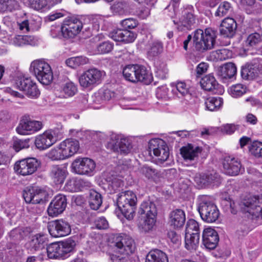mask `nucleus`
Listing matches in <instances>:
<instances>
[{
	"label": "nucleus",
	"mask_w": 262,
	"mask_h": 262,
	"mask_svg": "<svg viewBox=\"0 0 262 262\" xmlns=\"http://www.w3.org/2000/svg\"><path fill=\"white\" fill-rule=\"evenodd\" d=\"M215 33L210 28L203 30L198 29L194 33L193 37V45L195 49L199 52L211 49L215 41Z\"/></svg>",
	"instance_id": "1"
},
{
	"label": "nucleus",
	"mask_w": 262,
	"mask_h": 262,
	"mask_svg": "<svg viewBox=\"0 0 262 262\" xmlns=\"http://www.w3.org/2000/svg\"><path fill=\"white\" fill-rule=\"evenodd\" d=\"M137 198L132 191L121 192L118 194L117 205L122 213L128 220L134 217Z\"/></svg>",
	"instance_id": "2"
},
{
	"label": "nucleus",
	"mask_w": 262,
	"mask_h": 262,
	"mask_svg": "<svg viewBox=\"0 0 262 262\" xmlns=\"http://www.w3.org/2000/svg\"><path fill=\"white\" fill-rule=\"evenodd\" d=\"M138 212L144 218V222L141 225L142 231L146 233L151 231L156 222L157 210L156 205L151 202H143Z\"/></svg>",
	"instance_id": "3"
},
{
	"label": "nucleus",
	"mask_w": 262,
	"mask_h": 262,
	"mask_svg": "<svg viewBox=\"0 0 262 262\" xmlns=\"http://www.w3.org/2000/svg\"><path fill=\"white\" fill-rule=\"evenodd\" d=\"M30 70L42 84L49 85L53 81V74L51 67L43 60L38 59L32 61Z\"/></svg>",
	"instance_id": "4"
},
{
	"label": "nucleus",
	"mask_w": 262,
	"mask_h": 262,
	"mask_svg": "<svg viewBox=\"0 0 262 262\" xmlns=\"http://www.w3.org/2000/svg\"><path fill=\"white\" fill-rule=\"evenodd\" d=\"M76 246L75 242L68 239L60 243H54L47 248L48 256L50 258H66L70 256Z\"/></svg>",
	"instance_id": "5"
},
{
	"label": "nucleus",
	"mask_w": 262,
	"mask_h": 262,
	"mask_svg": "<svg viewBox=\"0 0 262 262\" xmlns=\"http://www.w3.org/2000/svg\"><path fill=\"white\" fill-rule=\"evenodd\" d=\"M198 211L202 219L208 223L215 222L220 215L217 206L207 198L202 199L198 206Z\"/></svg>",
	"instance_id": "6"
},
{
	"label": "nucleus",
	"mask_w": 262,
	"mask_h": 262,
	"mask_svg": "<svg viewBox=\"0 0 262 262\" xmlns=\"http://www.w3.org/2000/svg\"><path fill=\"white\" fill-rule=\"evenodd\" d=\"M239 206L243 212L249 213L253 218L262 219V196H251L244 199Z\"/></svg>",
	"instance_id": "7"
},
{
	"label": "nucleus",
	"mask_w": 262,
	"mask_h": 262,
	"mask_svg": "<svg viewBox=\"0 0 262 262\" xmlns=\"http://www.w3.org/2000/svg\"><path fill=\"white\" fill-rule=\"evenodd\" d=\"M83 26L77 18L72 16L64 19L60 28H57L65 38H73L78 35L82 30Z\"/></svg>",
	"instance_id": "8"
},
{
	"label": "nucleus",
	"mask_w": 262,
	"mask_h": 262,
	"mask_svg": "<svg viewBox=\"0 0 262 262\" xmlns=\"http://www.w3.org/2000/svg\"><path fill=\"white\" fill-rule=\"evenodd\" d=\"M71 166L73 171L76 174L92 176L95 173L96 163L88 158H77L73 162Z\"/></svg>",
	"instance_id": "9"
},
{
	"label": "nucleus",
	"mask_w": 262,
	"mask_h": 262,
	"mask_svg": "<svg viewBox=\"0 0 262 262\" xmlns=\"http://www.w3.org/2000/svg\"><path fill=\"white\" fill-rule=\"evenodd\" d=\"M104 74L103 71L96 68L89 69L79 77L80 85L84 88H89L100 83Z\"/></svg>",
	"instance_id": "10"
},
{
	"label": "nucleus",
	"mask_w": 262,
	"mask_h": 262,
	"mask_svg": "<svg viewBox=\"0 0 262 262\" xmlns=\"http://www.w3.org/2000/svg\"><path fill=\"white\" fill-rule=\"evenodd\" d=\"M114 248L116 252L128 255L135 251L136 247L133 238L126 235H121L115 239Z\"/></svg>",
	"instance_id": "11"
},
{
	"label": "nucleus",
	"mask_w": 262,
	"mask_h": 262,
	"mask_svg": "<svg viewBox=\"0 0 262 262\" xmlns=\"http://www.w3.org/2000/svg\"><path fill=\"white\" fill-rule=\"evenodd\" d=\"M107 147L114 151L124 154L128 153L132 149L131 144L126 138L114 133L111 135Z\"/></svg>",
	"instance_id": "12"
},
{
	"label": "nucleus",
	"mask_w": 262,
	"mask_h": 262,
	"mask_svg": "<svg viewBox=\"0 0 262 262\" xmlns=\"http://www.w3.org/2000/svg\"><path fill=\"white\" fill-rule=\"evenodd\" d=\"M40 164L36 158H28L16 162L14 169L17 173L22 176H28L35 172Z\"/></svg>",
	"instance_id": "13"
},
{
	"label": "nucleus",
	"mask_w": 262,
	"mask_h": 262,
	"mask_svg": "<svg viewBox=\"0 0 262 262\" xmlns=\"http://www.w3.org/2000/svg\"><path fill=\"white\" fill-rule=\"evenodd\" d=\"M23 196L27 203L38 204L46 201L48 193L46 190L38 187L31 186L24 191Z\"/></svg>",
	"instance_id": "14"
},
{
	"label": "nucleus",
	"mask_w": 262,
	"mask_h": 262,
	"mask_svg": "<svg viewBox=\"0 0 262 262\" xmlns=\"http://www.w3.org/2000/svg\"><path fill=\"white\" fill-rule=\"evenodd\" d=\"M48 229L50 235L55 237L66 236L71 232L70 224L62 219L49 222Z\"/></svg>",
	"instance_id": "15"
},
{
	"label": "nucleus",
	"mask_w": 262,
	"mask_h": 262,
	"mask_svg": "<svg viewBox=\"0 0 262 262\" xmlns=\"http://www.w3.org/2000/svg\"><path fill=\"white\" fill-rule=\"evenodd\" d=\"M150 151H153L154 155L161 162L165 161L169 157V149L164 140L161 139H152L149 142Z\"/></svg>",
	"instance_id": "16"
},
{
	"label": "nucleus",
	"mask_w": 262,
	"mask_h": 262,
	"mask_svg": "<svg viewBox=\"0 0 262 262\" xmlns=\"http://www.w3.org/2000/svg\"><path fill=\"white\" fill-rule=\"evenodd\" d=\"M262 74V59H256L242 67L241 76L245 80H253Z\"/></svg>",
	"instance_id": "17"
},
{
	"label": "nucleus",
	"mask_w": 262,
	"mask_h": 262,
	"mask_svg": "<svg viewBox=\"0 0 262 262\" xmlns=\"http://www.w3.org/2000/svg\"><path fill=\"white\" fill-rule=\"evenodd\" d=\"M193 9L191 6H188L182 12V16L179 20L174 19L173 22L178 25V28L183 27L186 29L190 30L194 27L196 24V19L193 14ZM183 29V28H181Z\"/></svg>",
	"instance_id": "18"
},
{
	"label": "nucleus",
	"mask_w": 262,
	"mask_h": 262,
	"mask_svg": "<svg viewBox=\"0 0 262 262\" xmlns=\"http://www.w3.org/2000/svg\"><path fill=\"white\" fill-rule=\"evenodd\" d=\"M57 140L55 132L53 130H48L36 137L35 144L37 148L44 150L51 146Z\"/></svg>",
	"instance_id": "19"
},
{
	"label": "nucleus",
	"mask_w": 262,
	"mask_h": 262,
	"mask_svg": "<svg viewBox=\"0 0 262 262\" xmlns=\"http://www.w3.org/2000/svg\"><path fill=\"white\" fill-rule=\"evenodd\" d=\"M67 205V200L64 195L59 194L56 195L48 208L49 215L54 217L61 214L65 210Z\"/></svg>",
	"instance_id": "20"
},
{
	"label": "nucleus",
	"mask_w": 262,
	"mask_h": 262,
	"mask_svg": "<svg viewBox=\"0 0 262 262\" xmlns=\"http://www.w3.org/2000/svg\"><path fill=\"white\" fill-rule=\"evenodd\" d=\"M42 127L41 122L33 120L23 119L20 121L17 127L16 131L20 135H29L39 130Z\"/></svg>",
	"instance_id": "21"
},
{
	"label": "nucleus",
	"mask_w": 262,
	"mask_h": 262,
	"mask_svg": "<svg viewBox=\"0 0 262 262\" xmlns=\"http://www.w3.org/2000/svg\"><path fill=\"white\" fill-rule=\"evenodd\" d=\"M59 145L65 159L77 154L80 148L79 141L72 138L64 140Z\"/></svg>",
	"instance_id": "22"
},
{
	"label": "nucleus",
	"mask_w": 262,
	"mask_h": 262,
	"mask_svg": "<svg viewBox=\"0 0 262 262\" xmlns=\"http://www.w3.org/2000/svg\"><path fill=\"white\" fill-rule=\"evenodd\" d=\"M203 243L209 250L214 249L217 246L219 238L217 232L213 228H205L202 235Z\"/></svg>",
	"instance_id": "23"
},
{
	"label": "nucleus",
	"mask_w": 262,
	"mask_h": 262,
	"mask_svg": "<svg viewBox=\"0 0 262 262\" xmlns=\"http://www.w3.org/2000/svg\"><path fill=\"white\" fill-rule=\"evenodd\" d=\"M223 165L224 172L230 176L237 175L242 166L238 159L230 157L224 159Z\"/></svg>",
	"instance_id": "24"
},
{
	"label": "nucleus",
	"mask_w": 262,
	"mask_h": 262,
	"mask_svg": "<svg viewBox=\"0 0 262 262\" xmlns=\"http://www.w3.org/2000/svg\"><path fill=\"white\" fill-rule=\"evenodd\" d=\"M236 29V21L232 18H225L221 24L220 31L224 37H232L235 33Z\"/></svg>",
	"instance_id": "25"
},
{
	"label": "nucleus",
	"mask_w": 262,
	"mask_h": 262,
	"mask_svg": "<svg viewBox=\"0 0 262 262\" xmlns=\"http://www.w3.org/2000/svg\"><path fill=\"white\" fill-rule=\"evenodd\" d=\"M67 174L66 168L60 165L52 166L50 171V177L55 184H62Z\"/></svg>",
	"instance_id": "26"
},
{
	"label": "nucleus",
	"mask_w": 262,
	"mask_h": 262,
	"mask_svg": "<svg viewBox=\"0 0 262 262\" xmlns=\"http://www.w3.org/2000/svg\"><path fill=\"white\" fill-rule=\"evenodd\" d=\"M45 241V234L38 233L31 236L30 241L26 243V247L30 252H34L41 249Z\"/></svg>",
	"instance_id": "27"
},
{
	"label": "nucleus",
	"mask_w": 262,
	"mask_h": 262,
	"mask_svg": "<svg viewBox=\"0 0 262 262\" xmlns=\"http://www.w3.org/2000/svg\"><path fill=\"white\" fill-rule=\"evenodd\" d=\"M237 72L236 67L233 63L228 62L220 67L217 70V75L223 79L233 77Z\"/></svg>",
	"instance_id": "28"
},
{
	"label": "nucleus",
	"mask_w": 262,
	"mask_h": 262,
	"mask_svg": "<svg viewBox=\"0 0 262 262\" xmlns=\"http://www.w3.org/2000/svg\"><path fill=\"white\" fill-rule=\"evenodd\" d=\"M185 222V214L181 209H176L169 214V223L174 228H180Z\"/></svg>",
	"instance_id": "29"
},
{
	"label": "nucleus",
	"mask_w": 262,
	"mask_h": 262,
	"mask_svg": "<svg viewBox=\"0 0 262 262\" xmlns=\"http://www.w3.org/2000/svg\"><path fill=\"white\" fill-rule=\"evenodd\" d=\"M201 85L204 90L212 92L213 93L217 92L219 85L214 77L211 74H208L203 77L200 82Z\"/></svg>",
	"instance_id": "30"
},
{
	"label": "nucleus",
	"mask_w": 262,
	"mask_h": 262,
	"mask_svg": "<svg viewBox=\"0 0 262 262\" xmlns=\"http://www.w3.org/2000/svg\"><path fill=\"white\" fill-rule=\"evenodd\" d=\"M180 150L181 154L185 160H193L198 156L202 149L198 146L194 147L191 144H188L186 146L182 147Z\"/></svg>",
	"instance_id": "31"
},
{
	"label": "nucleus",
	"mask_w": 262,
	"mask_h": 262,
	"mask_svg": "<svg viewBox=\"0 0 262 262\" xmlns=\"http://www.w3.org/2000/svg\"><path fill=\"white\" fill-rule=\"evenodd\" d=\"M114 96V93L110 90L101 89L95 94L94 101L96 104L103 105Z\"/></svg>",
	"instance_id": "32"
},
{
	"label": "nucleus",
	"mask_w": 262,
	"mask_h": 262,
	"mask_svg": "<svg viewBox=\"0 0 262 262\" xmlns=\"http://www.w3.org/2000/svg\"><path fill=\"white\" fill-rule=\"evenodd\" d=\"M137 82H143L145 84H149L152 79L151 74L143 66L137 64Z\"/></svg>",
	"instance_id": "33"
},
{
	"label": "nucleus",
	"mask_w": 262,
	"mask_h": 262,
	"mask_svg": "<svg viewBox=\"0 0 262 262\" xmlns=\"http://www.w3.org/2000/svg\"><path fill=\"white\" fill-rule=\"evenodd\" d=\"M145 262H168L166 254L159 250L150 251L146 256Z\"/></svg>",
	"instance_id": "34"
},
{
	"label": "nucleus",
	"mask_w": 262,
	"mask_h": 262,
	"mask_svg": "<svg viewBox=\"0 0 262 262\" xmlns=\"http://www.w3.org/2000/svg\"><path fill=\"white\" fill-rule=\"evenodd\" d=\"M140 172L147 179L155 182L159 181L161 177V174L158 170L147 165L142 166L140 169Z\"/></svg>",
	"instance_id": "35"
},
{
	"label": "nucleus",
	"mask_w": 262,
	"mask_h": 262,
	"mask_svg": "<svg viewBox=\"0 0 262 262\" xmlns=\"http://www.w3.org/2000/svg\"><path fill=\"white\" fill-rule=\"evenodd\" d=\"M84 183L82 180L73 178L68 180L64 188L69 192H77L81 190Z\"/></svg>",
	"instance_id": "36"
},
{
	"label": "nucleus",
	"mask_w": 262,
	"mask_h": 262,
	"mask_svg": "<svg viewBox=\"0 0 262 262\" xmlns=\"http://www.w3.org/2000/svg\"><path fill=\"white\" fill-rule=\"evenodd\" d=\"M137 64L126 66L123 71V75L125 79L133 83L137 82Z\"/></svg>",
	"instance_id": "37"
},
{
	"label": "nucleus",
	"mask_w": 262,
	"mask_h": 262,
	"mask_svg": "<svg viewBox=\"0 0 262 262\" xmlns=\"http://www.w3.org/2000/svg\"><path fill=\"white\" fill-rule=\"evenodd\" d=\"M89 203L92 209L95 210L98 209L102 203L101 195L94 190H90Z\"/></svg>",
	"instance_id": "38"
},
{
	"label": "nucleus",
	"mask_w": 262,
	"mask_h": 262,
	"mask_svg": "<svg viewBox=\"0 0 262 262\" xmlns=\"http://www.w3.org/2000/svg\"><path fill=\"white\" fill-rule=\"evenodd\" d=\"M200 234L194 232L193 235H185V247L188 250H195L199 244Z\"/></svg>",
	"instance_id": "39"
},
{
	"label": "nucleus",
	"mask_w": 262,
	"mask_h": 262,
	"mask_svg": "<svg viewBox=\"0 0 262 262\" xmlns=\"http://www.w3.org/2000/svg\"><path fill=\"white\" fill-rule=\"evenodd\" d=\"M108 189L110 193H115L124 185L123 181L119 177L112 176L107 179Z\"/></svg>",
	"instance_id": "40"
},
{
	"label": "nucleus",
	"mask_w": 262,
	"mask_h": 262,
	"mask_svg": "<svg viewBox=\"0 0 262 262\" xmlns=\"http://www.w3.org/2000/svg\"><path fill=\"white\" fill-rule=\"evenodd\" d=\"M247 87L242 84H236L230 86L228 90L229 94L233 98H238L246 93Z\"/></svg>",
	"instance_id": "41"
},
{
	"label": "nucleus",
	"mask_w": 262,
	"mask_h": 262,
	"mask_svg": "<svg viewBox=\"0 0 262 262\" xmlns=\"http://www.w3.org/2000/svg\"><path fill=\"white\" fill-rule=\"evenodd\" d=\"M222 104L223 100L220 97H210L205 101L206 108L210 111L218 110Z\"/></svg>",
	"instance_id": "42"
},
{
	"label": "nucleus",
	"mask_w": 262,
	"mask_h": 262,
	"mask_svg": "<svg viewBox=\"0 0 262 262\" xmlns=\"http://www.w3.org/2000/svg\"><path fill=\"white\" fill-rule=\"evenodd\" d=\"M88 59L82 56L73 57L68 58L66 60V64L69 67L73 69L86 64L88 62Z\"/></svg>",
	"instance_id": "43"
},
{
	"label": "nucleus",
	"mask_w": 262,
	"mask_h": 262,
	"mask_svg": "<svg viewBox=\"0 0 262 262\" xmlns=\"http://www.w3.org/2000/svg\"><path fill=\"white\" fill-rule=\"evenodd\" d=\"M62 92L64 97H72L77 92V88L74 82L68 81L63 85Z\"/></svg>",
	"instance_id": "44"
},
{
	"label": "nucleus",
	"mask_w": 262,
	"mask_h": 262,
	"mask_svg": "<svg viewBox=\"0 0 262 262\" xmlns=\"http://www.w3.org/2000/svg\"><path fill=\"white\" fill-rule=\"evenodd\" d=\"M31 38L30 36L24 35H17L11 39L10 43L16 46H23L31 44Z\"/></svg>",
	"instance_id": "45"
},
{
	"label": "nucleus",
	"mask_w": 262,
	"mask_h": 262,
	"mask_svg": "<svg viewBox=\"0 0 262 262\" xmlns=\"http://www.w3.org/2000/svg\"><path fill=\"white\" fill-rule=\"evenodd\" d=\"M30 83H31L30 79L20 75L15 78L14 84L18 89L24 91Z\"/></svg>",
	"instance_id": "46"
},
{
	"label": "nucleus",
	"mask_w": 262,
	"mask_h": 262,
	"mask_svg": "<svg viewBox=\"0 0 262 262\" xmlns=\"http://www.w3.org/2000/svg\"><path fill=\"white\" fill-rule=\"evenodd\" d=\"M261 42L262 34L259 33H254L250 34L246 40V45L252 47L258 45Z\"/></svg>",
	"instance_id": "47"
},
{
	"label": "nucleus",
	"mask_w": 262,
	"mask_h": 262,
	"mask_svg": "<svg viewBox=\"0 0 262 262\" xmlns=\"http://www.w3.org/2000/svg\"><path fill=\"white\" fill-rule=\"evenodd\" d=\"M199 231V225L196 221L190 219L187 221L186 226L185 235H193L194 232H198V234H200Z\"/></svg>",
	"instance_id": "48"
},
{
	"label": "nucleus",
	"mask_w": 262,
	"mask_h": 262,
	"mask_svg": "<svg viewBox=\"0 0 262 262\" xmlns=\"http://www.w3.org/2000/svg\"><path fill=\"white\" fill-rule=\"evenodd\" d=\"M149 48L148 49V55L151 57L158 55L162 51V45L159 41H151L149 43Z\"/></svg>",
	"instance_id": "49"
},
{
	"label": "nucleus",
	"mask_w": 262,
	"mask_h": 262,
	"mask_svg": "<svg viewBox=\"0 0 262 262\" xmlns=\"http://www.w3.org/2000/svg\"><path fill=\"white\" fill-rule=\"evenodd\" d=\"M48 157L53 161L65 159L59 144L48 152Z\"/></svg>",
	"instance_id": "50"
},
{
	"label": "nucleus",
	"mask_w": 262,
	"mask_h": 262,
	"mask_svg": "<svg viewBox=\"0 0 262 262\" xmlns=\"http://www.w3.org/2000/svg\"><path fill=\"white\" fill-rule=\"evenodd\" d=\"M230 9V4L227 2H224L219 5L214 15L216 17H223L228 13Z\"/></svg>",
	"instance_id": "51"
},
{
	"label": "nucleus",
	"mask_w": 262,
	"mask_h": 262,
	"mask_svg": "<svg viewBox=\"0 0 262 262\" xmlns=\"http://www.w3.org/2000/svg\"><path fill=\"white\" fill-rule=\"evenodd\" d=\"M176 88L179 94L180 97H186L188 98H191V95L189 91V87L187 84L182 81L178 82L176 84Z\"/></svg>",
	"instance_id": "52"
},
{
	"label": "nucleus",
	"mask_w": 262,
	"mask_h": 262,
	"mask_svg": "<svg viewBox=\"0 0 262 262\" xmlns=\"http://www.w3.org/2000/svg\"><path fill=\"white\" fill-rule=\"evenodd\" d=\"M249 151L256 157H262V142L254 141L249 147Z\"/></svg>",
	"instance_id": "53"
},
{
	"label": "nucleus",
	"mask_w": 262,
	"mask_h": 262,
	"mask_svg": "<svg viewBox=\"0 0 262 262\" xmlns=\"http://www.w3.org/2000/svg\"><path fill=\"white\" fill-rule=\"evenodd\" d=\"M24 92L28 97L32 98H37L40 94L39 91L38 89L36 83L32 80L31 83L28 85L26 90H25Z\"/></svg>",
	"instance_id": "54"
},
{
	"label": "nucleus",
	"mask_w": 262,
	"mask_h": 262,
	"mask_svg": "<svg viewBox=\"0 0 262 262\" xmlns=\"http://www.w3.org/2000/svg\"><path fill=\"white\" fill-rule=\"evenodd\" d=\"M113 43L109 41H104L97 46L96 52L98 54H106L113 49Z\"/></svg>",
	"instance_id": "55"
},
{
	"label": "nucleus",
	"mask_w": 262,
	"mask_h": 262,
	"mask_svg": "<svg viewBox=\"0 0 262 262\" xmlns=\"http://www.w3.org/2000/svg\"><path fill=\"white\" fill-rule=\"evenodd\" d=\"M214 56L219 60H225L231 55V52L229 50L223 49L213 52Z\"/></svg>",
	"instance_id": "56"
},
{
	"label": "nucleus",
	"mask_w": 262,
	"mask_h": 262,
	"mask_svg": "<svg viewBox=\"0 0 262 262\" xmlns=\"http://www.w3.org/2000/svg\"><path fill=\"white\" fill-rule=\"evenodd\" d=\"M239 126L235 124H226L221 127V130L222 133L226 134H232L235 130L239 129Z\"/></svg>",
	"instance_id": "57"
},
{
	"label": "nucleus",
	"mask_w": 262,
	"mask_h": 262,
	"mask_svg": "<svg viewBox=\"0 0 262 262\" xmlns=\"http://www.w3.org/2000/svg\"><path fill=\"white\" fill-rule=\"evenodd\" d=\"M30 6L36 10H40L47 5L46 0H30Z\"/></svg>",
	"instance_id": "58"
},
{
	"label": "nucleus",
	"mask_w": 262,
	"mask_h": 262,
	"mask_svg": "<svg viewBox=\"0 0 262 262\" xmlns=\"http://www.w3.org/2000/svg\"><path fill=\"white\" fill-rule=\"evenodd\" d=\"M121 24L124 29H132L136 28L138 25L137 21L133 18H126L121 21Z\"/></svg>",
	"instance_id": "59"
},
{
	"label": "nucleus",
	"mask_w": 262,
	"mask_h": 262,
	"mask_svg": "<svg viewBox=\"0 0 262 262\" xmlns=\"http://www.w3.org/2000/svg\"><path fill=\"white\" fill-rule=\"evenodd\" d=\"M123 34L122 42L126 43L133 42L137 37L136 33L126 29H124Z\"/></svg>",
	"instance_id": "60"
},
{
	"label": "nucleus",
	"mask_w": 262,
	"mask_h": 262,
	"mask_svg": "<svg viewBox=\"0 0 262 262\" xmlns=\"http://www.w3.org/2000/svg\"><path fill=\"white\" fill-rule=\"evenodd\" d=\"M124 29H115L110 33V37L116 41H122Z\"/></svg>",
	"instance_id": "61"
},
{
	"label": "nucleus",
	"mask_w": 262,
	"mask_h": 262,
	"mask_svg": "<svg viewBox=\"0 0 262 262\" xmlns=\"http://www.w3.org/2000/svg\"><path fill=\"white\" fill-rule=\"evenodd\" d=\"M30 29L32 30H38L41 25V18L37 16H35L30 21H29Z\"/></svg>",
	"instance_id": "62"
},
{
	"label": "nucleus",
	"mask_w": 262,
	"mask_h": 262,
	"mask_svg": "<svg viewBox=\"0 0 262 262\" xmlns=\"http://www.w3.org/2000/svg\"><path fill=\"white\" fill-rule=\"evenodd\" d=\"M6 11L12 12L19 9V5L17 0H5Z\"/></svg>",
	"instance_id": "63"
},
{
	"label": "nucleus",
	"mask_w": 262,
	"mask_h": 262,
	"mask_svg": "<svg viewBox=\"0 0 262 262\" xmlns=\"http://www.w3.org/2000/svg\"><path fill=\"white\" fill-rule=\"evenodd\" d=\"M222 204L223 205L226 207L227 209H229L232 213L235 214L236 213L237 210L235 203L232 201L230 198L223 200Z\"/></svg>",
	"instance_id": "64"
}]
</instances>
